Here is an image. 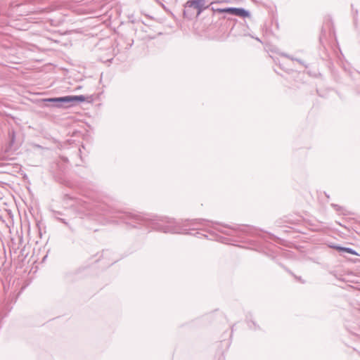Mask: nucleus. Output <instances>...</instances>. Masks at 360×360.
<instances>
[{"mask_svg":"<svg viewBox=\"0 0 360 360\" xmlns=\"http://www.w3.org/2000/svg\"><path fill=\"white\" fill-rule=\"evenodd\" d=\"M10 136H11V143H13L14 142V140H15V132L13 131H12L11 133H10Z\"/></svg>","mask_w":360,"mask_h":360,"instance_id":"39448f33","label":"nucleus"},{"mask_svg":"<svg viewBox=\"0 0 360 360\" xmlns=\"http://www.w3.org/2000/svg\"><path fill=\"white\" fill-rule=\"evenodd\" d=\"M219 13H228L231 15L246 18L250 16V13L248 11L241 8H217L215 10Z\"/></svg>","mask_w":360,"mask_h":360,"instance_id":"7ed1b4c3","label":"nucleus"},{"mask_svg":"<svg viewBox=\"0 0 360 360\" xmlns=\"http://www.w3.org/2000/svg\"><path fill=\"white\" fill-rule=\"evenodd\" d=\"M336 249L340 252H345L349 253L351 255H357V253L355 250L349 248H344V247H336Z\"/></svg>","mask_w":360,"mask_h":360,"instance_id":"20e7f679","label":"nucleus"},{"mask_svg":"<svg viewBox=\"0 0 360 360\" xmlns=\"http://www.w3.org/2000/svg\"><path fill=\"white\" fill-rule=\"evenodd\" d=\"M212 3H208L206 0H188L186 8H193L197 10V15H199L205 9L207 8Z\"/></svg>","mask_w":360,"mask_h":360,"instance_id":"f03ea898","label":"nucleus"},{"mask_svg":"<svg viewBox=\"0 0 360 360\" xmlns=\"http://www.w3.org/2000/svg\"><path fill=\"white\" fill-rule=\"evenodd\" d=\"M86 98L83 95L79 96H67L58 98H48L46 101L53 103L56 107H61L63 104H68L75 102H84Z\"/></svg>","mask_w":360,"mask_h":360,"instance_id":"f257e3e1","label":"nucleus"}]
</instances>
